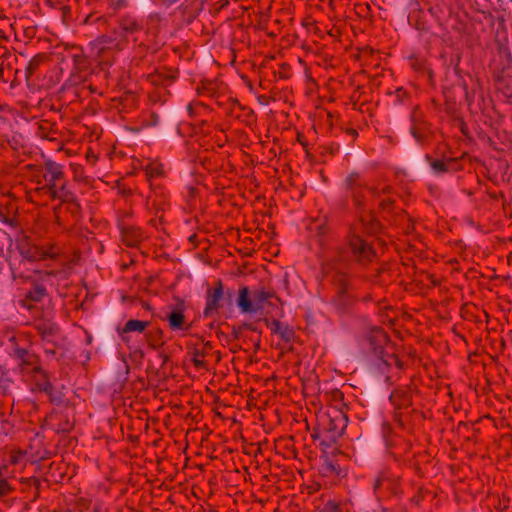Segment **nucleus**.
Instances as JSON below:
<instances>
[{
	"mask_svg": "<svg viewBox=\"0 0 512 512\" xmlns=\"http://www.w3.org/2000/svg\"><path fill=\"white\" fill-rule=\"evenodd\" d=\"M381 229V224L370 211L361 213L359 223L354 225L349 236V252L358 262L372 261L376 256L374 248L365 241L360 232L375 234Z\"/></svg>",
	"mask_w": 512,
	"mask_h": 512,
	"instance_id": "nucleus-1",
	"label": "nucleus"
},
{
	"mask_svg": "<svg viewBox=\"0 0 512 512\" xmlns=\"http://www.w3.org/2000/svg\"><path fill=\"white\" fill-rule=\"evenodd\" d=\"M44 186L35 188V193L48 196L51 200H59L62 203L74 201L73 193L68 189L65 178L64 166L54 160L45 159Z\"/></svg>",
	"mask_w": 512,
	"mask_h": 512,
	"instance_id": "nucleus-2",
	"label": "nucleus"
},
{
	"mask_svg": "<svg viewBox=\"0 0 512 512\" xmlns=\"http://www.w3.org/2000/svg\"><path fill=\"white\" fill-rule=\"evenodd\" d=\"M363 351L378 365H395L401 367V362L395 354V349L389 341L387 333L381 328L371 329L362 341Z\"/></svg>",
	"mask_w": 512,
	"mask_h": 512,
	"instance_id": "nucleus-3",
	"label": "nucleus"
},
{
	"mask_svg": "<svg viewBox=\"0 0 512 512\" xmlns=\"http://www.w3.org/2000/svg\"><path fill=\"white\" fill-rule=\"evenodd\" d=\"M346 183L356 206L361 205L360 198L362 196V192L367 190L372 196L376 198L387 196V198L381 199L379 207L383 212L391 210L394 200L390 196L393 191V188L390 185H384L382 187H366L361 181L360 175L355 172L350 173L347 176Z\"/></svg>",
	"mask_w": 512,
	"mask_h": 512,
	"instance_id": "nucleus-4",
	"label": "nucleus"
},
{
	"mask_svg": "<svg viewBox=\"0 0 512 512\" xmlns=\"http://www.w3.org/2000/svg\"><path fill=\"white\" fill-rule=\"evenodd\" d=\"M19 253L28 261L57 260L62 255L61 246L53 241H44L39 244L24 239L18 245Z\"/></svg>",
	"mask_w": 512,
	"mask_h": 512,
	"instance_id": "nucleus-5",
	"label": "nucleus"
},
{
	"mask_svg": "<svg viewBox=\"0 0 512 512\" xmlns=\"http://www.w3.org/2000/svg\"><path fill=\"white\" fill-rule=\"evenodd\" d=\"M348 424L347 416L341 411L333 410L320 422L317 438H322L321 443L329 446L342 436Z\"/></svg>",
	"mask_w": 512,
	"mask_h": 512,
	"instance_id": "nucleus-6",
	"label": "nucleus"
},
{
	"mask_svg": "<svg viewBox=\"0 0 512 512\" xmlns=\"http://www.w3.org/2000/svg\"><path fill=\"white\" fill-rule=\"evenodd\" d=\"M276 297L274 292L265 289H257L250 293L248 287L239 289L237 305L244 314H254L264 309L265 304L270 305V300Z\"/></svg>",
	"mask_w": 512,
	"mask_h": 512,
	"instance_id": "nucleus-7",
	"label": "nucleus"
},
{
	"mask_svg": "<svg viewBox=\"0 0 512 512\" xmlns=\"http://www.w3.org/2000/svg\"><path fill=\"white\" fill-rule=\"evenodd\" d=\"M143 29V23L136 16L130 13H126L119 18L117 32L125 45L130 41L137 43V34L144 31Z\"/></svg>",
	"mask_w": 512,
	"mask_h": 512,
	"instance_id": "nucleus-8",
	"label": "nucleus"
},
{
	"mask_svg": "<svg viewBox=\"0 0 512 512\" xmlns=\"http://www.w3.org/2000/svg\"><path fill=\"white\" fill-rule=\"evenodd\" d=\"M373 492L377 500L387 499L397 493V478L387 471L380 472L373 482Z\"/></svg>",
	"mask_w": 512,
	"mask_h": 512,
	"instance_id": "nucleus-9",
	"label": "nucleus"
},
{
	"mask_svg": "<svg viewBox=\"0 0 512 512\" xmlns=\"http://www.w3.org/2000/svg\"><path fill=\"white\" fill-rule=\"evenodd\" d=\"M185 304L183 301H179L176 305L171 307L169 313H167L165 319L168 322V326L172 331H180L181 335H186L191 329V323L185 317Z\"/></svg>",
	"mask_w": 512,
	"mask_h": 512,
	"instance_id": "nucleus-10",
	"label": "nucleus"
},
{
	"mask_svg": "<svg viewBox=\"0 0 512 512\" xmlns=\"http://www.w3.org/2000/svg\"><path fill=\"white\" fill-rule=\"evenodd\" d=\"M27 381H31L34 383V386L39 391H44L47 393L52 402L59 403L62 398L60 395H56L53 392V387L48 381L46 373L39 367L33 373H31L28 377L25 378Z\"/></svg>",
	"mask_w": 512,
	"mask_h": 512,
	"instance_id": "nucleus-11",
	"label": "nucleus"
},
{
	"mask_svg": "<svg viewBox=\"0 0 512 512\" xmlns=\"http://www.w3.org/2000/svg\"><path fill=\"white\" fill-rule=\"evenodd\" d=\"M224 297L223 284L218 281L213 288H209L206 293V306L204 308V316L208 317L217 313L221 307V301Z\"/></svg>",
	"mask_w": 512,
	"mask_h": 512,
	"instance_id": "nucleus-12",
	"label": "nucleus"
},
{
	"mask_svg": "<svg viewBox=\"0 0 512 512\" xmlns=\"http://www.w3.org/2000/svg\"><path fill=\"white\" fill-rule=\"evenodd\" d=\"M94 48L97 49L98 54L103 53L105 50L120 51L126 46L122 41L117 30L110 35H101L93 41Z\"/></svg>",
	"mask_w": 512,
	"mask_h": 512,
	"instance_id": "nucleus-13",
	"label": "nucleus"
},
{
	"mask_svg": "<svg viewBox=\"0 0 512 512\" xmlns=\"http://www.w3.org/2000/svg\"><path fill=\"white\" fill-rule=\"evenodd\" d=\"M15 357L18 361L20 371L25 378L40 367L37 356L25 349L15 350Z\"/></svg>",
	"mask_w": 512,
	"mask_h": 512,
	"instance_id": "nucleus-14",
	"label": "nucleus"
},
{
	"mask_svg": "<svg viewBox=\"0 0 512 512\" xmlns=\"http://www.w3.org/2000/svg\"><path fill=\"white\" fill-rule=\"evenodd\" d=\"M422 117V111L419 108H414L411 113V134L418 142L425 138L427 132V126Z\"/></svg>",
	"mask_w": 512,
	"mask_h": 512,
	"instance_id": "nucleus-15",
	"label": "nucleus"
},
{
	"mask_svg": "<svg viewBox=\"0 0 512 512\" xmlns=\"http://www.w3.org/2000/svg\"><path fill=\"white\" fill-rule=\"evenodd\" d=\"M422 117V111L419 108H414L411 113V134L418 142L425 138L427 132V126Z\"/></svg>",
	"mask_w": 512,
	"mask_h": 512,
	"instance_id": "nucleus-16",
	"label": "nucleus"
},
{
	"mask_svg": "<svg viewBox=\"0 0 512 512\" xmlns=\"http://www.w3.org/2000/svg\"><path fill=\"white\" fill-rule=\"evenodd\" d=\"M272 333L279 335V337L286 343L291 342L294 339V329L287 325L283 324L281 321L274 319L268 324Z\"/></svg>",
	"mask_w": 512,
	"mask_h": 512,
	"instance_id": "nucleus-17",
	"label": "nucleus"
},
{
	"mask_svg": "<svg viewBox=\"0 0 512 512\" xmlns=\"http://www.w3.org/2000/svg\"><path fill=\"white\" fill-rule=\"evenodd\" d=\"M123 242L130 247L137 246L144 238V234L140 228L127 226L121 232Z\"/></svg>",
	"mask_w": 512,
	"mask_h": 512,
	"instance_id": "nucleus-18",
	"label": "nucleus"
},
{
	"mask_svg": "<svg viewBox=\"0 0 512 512\" xmlns=\"http://www.w3.org/2000/svg\"><path fill=\"white\" fill-rule=\"evenodd\" d=\"M148 326H149L148 321L130 319L123 326V328L120 332V336L124 342H128V336H127L128 333H131V332L142 333L145 331V329Z\"/></svg>",
	"mask_w": 512,
	"mask_h": 512,
	"instance_id": "nucleus-19",
	"label": "nucleus"
},
{
	"mask_svg": "<svg viewBox=\"0 0 512 512\" xmlns=\"http://www.w3.org/2000/svg\"><path fill=\"white\" fill-rule=\"evenodd\" d=\"M162 20L163 18L159 13H151L148 15L143 29L148 38L155 37L157 35L160 30Z\"/></svg>",
	"mask_w": 512,
	"mask_h": 512,
	"instance_id": "nucleus-20",
	"label": "nucleus"
},
{
	"mask_svg": "<svg viewBox=\"0 0 512 512\" xmlns=\"http://www.w3.org/2000/svg\"><path fill=\"white\" fill-rule=\"evenodd\" d=\"M145 174L148 181H152L153 179H156L158 177H162L164 174V169L162 163H160L157 160L149 161L145 167Z\"/></svg>",
	"mask_w": 512,
	"mask_h": 512,
	"instance_id": "nucleus-21",
	"label": "nucleus"
},
{
	"mask_svg": "<svg viewBox=\"0 0 512 512\" xmlns=\"http://www.w3.org/2000/svg\"><path fill=\"white\" fill-rule=\"evenodd\" d=\"M46 296V288L42 285H35L26 294V300L30 302H40Z\"/></svg>",
	"mask_w": 512,
	"mask_h": 512,
	"instance_id": "nucleus-22",
	"label": "nucleus"
},
{
	"mask_svg": "<svg viewBox=\"0 0 512 512\" xmlns=\"http://www.w3.org/2000/svg\"><path fill=\"white\" fill-rule=\"evenodd\" d=\"M390 399L398 406H408L411 404L410 396L406 391H395L391 394Z\"/></svg>",
	"mask_w": 512,
	"mask_h": 512,
	"instance_id": "nucleus-23",
	"label": "nucleus"
},
{
	"mask_svg": "<svg viewBox=\"0 0 512 512\" xmlns=\"http://www.w3.org/2000/svg\"><path fill=\"white\" fill-rule=\"evenodd\" d=\"M146 337H147V342H148L149 346L152 348H157L164 343L162 340V331L161 330H157L154 333L150 332V333L146 334Z\"/></svg>",
	"mask_w": 512,
	"mask_h": 512,
	"instance_id": "nucleus-24",
	"label": "nucleus"
},
{
	"mask_svg": "<svg viewBox=\"0 0 512 512\" xmlns=\"http://www.w3.org/2000/svg\"><path fill=\"white\" fill-rule=\"evenodd\" d=\"M44 175H45V161L43 162V164L41 166L35 168V170L32 173V181L37 185V187L44 186V183H45V180L43 177Z\"/></svg>",
	"mask_w": 512,
	"mask_h": 512,
	"instance_id": "nucleus-25",
	"label": "nucleus"
},
{
	"mask_svg": "<svg viewBox=\"0 0 512 512\" xmlns=\"http://www.w3.org/2000/svg\"><path fill=\"white\" fill-rule=\"evenodd\" d=\"M205 109H206L205 106H203L199 102H193V103H189L187 105V111L191 117H195V116L199 115L200 112L204 111Z\"/></svg>",
	"mask_w": 512,
	"mask_h": 512,
	"instance_id": "nucleus-26",
	"label": "nucleus"
},
{
	"mask_svg": "<svg viewBox=\"0 0 512 512\" xmlns=\"http://www.w3.org/2000/svg\"><path fill=\"white\" fill-rule=\"evenodd\" d=\"M192 362L196 368H204L205 367V361H204V353H202L199 350H196L193 352Z\"/></svg>",
	"mask_w": 512,
	"mask_h": 512,
	"instance_id": "nucleus-27",
	"label": "nucleus"
},
{
	"mask_svg": "<svg viewBox=\"0 0 512 512\" xmlns=\"http://www.w3.org/2000/svg\"><path fill=\"white\" fill-rule=\"evenodd\" d=\"M319 512H341L340 506L333 500H328Z\"/></svg>",
	"mask_w": 512,
	"mask_h": 512,
	"instance_id": "nucleus-28",
	"label": "nucleus"
},
{
	"mask_svg": "<svg viewBox=\"0 0 512 512\" xmlns=\"http://www.w3.org/2000/svg\"><path fill=\"white\" fill-rule=\"evenodd\" d=\"M431 168L436 174L447 171V164L441 160H435L431 162Z\"/></svg>",
	"mask_w": 512,
	"mask_h": 512,
	"instance_id": "nucleus-29",
	"label": "nucleus"
},
{
	"mask_svg": "<svg viewBox=\"0 0 512 512\" xmlns=\"http://www.w3.org/2000/svg\"><path fill=\"white\" fill-rule=\"evenodd\" d=\"M11 487L5 479L0 478V498L8 495Z\"/></svg>",
	"mask_w": 512,
	"mask_h": 512,
	"instance_id": "nucleus-30",
	"label": "nucleus"
},
{
	"mask_svg": "<svg viewBox=\"0 0 512 512\" xmlns=\"http://www.w3.org/2000/svg\"><path fill=\"white\" fill-rule=\"evenodd\" d=\"M342 264H334L333 260L331 261H327L325 264H324V267L323 269L328 272L330 270H333V269H336L338 271H341L342 270Z\"/></svg>",
	"mask_w": 512,
	"mask_h": 512,
	"instance_id": "nucleus-31",
	"label": "nucleus"
},
{
	"mask_svg": "<svg viewBox=\"0 0 512 512\" xmlns=\"http://www.w3.org/2000/svg\"><path fill=\"white\" fill-rule=\"evenodd\" d=\"M73 428V422L66 420L63 424H59L57 427L58 432H69Z\"/></svg>",
	"mask_w": 512,
	"mask_h": 512,
	"instance_id": "nucleus-32",
	"label": "nucleus"
},
{
	"mask_svg": "<svg viewBox=\"0 0 512 512\" xmlns=\"http://www.w3.org/2000/svg\"><path fill=\"white\" fill-rule=\"evenodd\" d=\"M11 274H12V277H13L14 280H16V279H23V280H25V279L29 278V275H26V274H23L21 272H18L16 270V268H14L13 266H11Z\"/></svg>",
	"mask_w": 512,
	"mask_h": 512,
	"instance_id": "nucleus-33",
	"label": "nucleus"
},
{
	"mask_svg": "<svg viewBox=\"0 0 512 512\" xmlns=\"http://www.w3.org/2000/svg\"><path fill=\"white\" fill-rule=\"evenodd\" d=\"M72 168H73L75 178H79L80 175H82L83 167L81 165L75 164V165H72Z\"/></svg>",
	"mask_w": 512,
	"mask_h": 512,
	"instance_id": "nucleus-34",
	"label": "nucleus"
},
{
	"mask_svg": "<svg viewBox=\"0 0 512 512\" xmlns=\"http://www.w3.org/2000/svg\"><path fill=\"white\" fill-rule=\"evenodd\" d=\"M127 5H128V0H117L115 2L116 9L125 8V7H127Z\"/></svg>",
	"mask_w": 512,
	"mask_h": 512,
	"instance_id": "nucleus-35",
	"label": "nucleus"
},
{
	"mask_svg": "<svg viewBox=\"0 0 512 512\" xmlns=\"http://www.w3.org/2000/svg\"><path fill=\"white\" fill-rule=\"evenodd\" d=\"M348 254H349V253H348L347 251H345V250H341V251L339 252V259H340V261H342V262L347 261V260H348V257H349V255H348Z\"/></svg>",
	"mask_w": 512,
	"mask_h": 512,
	"instance_id": "nucleus-36",
	"label": "nucleus"
},
{
	"mask_svg": "<svg viewBox=\"0 0 512 512\" xmlns=\"http://www.w3.org/2000/svg\"><path fill=\"white\" fill-rule=\"evenodd\" d=\"M347 133H348L350 136L354 137V138L358 135L357 131H356L355 129H353V128H349V129L347 130Z\"/></svg>",
	"mask_w": 512,
	"mask_h": 512,
	"instance_id": "nucleus-37",
	"label": "nucleus"
},
{
	"mask_svg": "<svg viewBox=\"0 0 512 512\" xmlns=\"http://www.w3.org/2000/svg\"><path fill=\"white\" fill-rule=\"evenodd\" d=\"M4 266H5V263H4V260L2 259V257L0 256V273L2 272V270L4 269Z\"/></svg>",
	"mask_w": 512,
	"mask_h": 512,
	"instance_id": "nucleus-38",
	"label": "nucleus"
},
{
	"mask_svg": "<svg viewBox=\"0 0 512 512\" xmlns=\"http://www.w3.org/2000/svg\"><path fill=\"white\" fill-rule=\"evenodd\" d=\"M5 222L11 224L12 220L11 219H6Z\"/></svg>",
	"mask_w": 512,
	"mask_h": 512,
	"instance_id": "nucleus-39",
	"label": "nucleus"
}]
</instances>
